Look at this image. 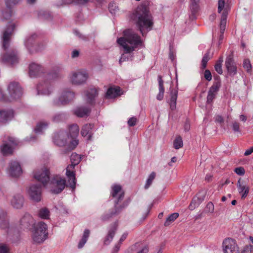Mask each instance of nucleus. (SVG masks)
I'll use <instances>...</instances> for the list:
<instances>
[{"label":"nucleus","mask_w":253,"mask_h":253,"mask_svg":"<svg viewBox=\"0 0 253 253\" xmlns=\"http://www.w3.org/2000/svg\"><path fill=\"white\" fill-rule=\"evenodd\" d=\"M117 43L123 48L125 52L122 54L119 60L120 63L128 59L126 53L132 52L138 46L142 45V41L140 37L131 29L124 31L123 37L118 39Z\"/></svg>","instance_id":"obj_1"},{"label":"nucleus","mask_w":253,"mask_h":253,"mask_svg":"<svg viewBox=\"0 0 253 253\" xmlns=\"http://www.w3.org/2000/svg\"><path fill=\"white\" fill-rule=\"evenodd\" d=\"M131 19L136 23L143 35H144L145 31L151 29L153 25L152 18L145 6H138L131 14Z\"/></svg>","instance_id":"obj_2"},{"label":"nucleus","mask_w":253,"mask_h":253,"mask_svg":"<svg viewBox=\"0 0 253 253\" xmlns=\"http://www.w3.org/2000/svg\"><path fill=\"white\" fill-rule=\"evenodd\" d=\"M48 237L47 226L42 221L35 223L32 228V238L36 243L43 242Z\"/></svg>","instance_id":"obj_3"},{"label":"nucleus","mask_w":253,"mask_h":253,"mask_svg":"<svg viewBox=\"0 0 253 253\" xmlns=\"http://www.w3.org/2000/svg\"><path fill=\"white\" fill-rule=\"evenodd\" d=\"M81 160V157L79 155L73 153L71 156V164L66 168V175L68 179V185L72 189H74L76 185L75 173L73 170L75 166L80 162Z\"/></svg>","instance_id":"obj_4"},{"label":"nucleus","mask_w":253,"mask_h":253,"mask_svg":"<svg viewBox=\"0 0 253 253\" xmlns=\"http://www.w3.org/2000/svg\"><path fill=\"white\" fill-rule=\"evenodd\" d=\"M88 74L84 69H79L72 72L69 76V81L75 85H80L86 83Z\"/></svg>","instance_id":"obj_5"},{"label":"nucleus","mask_w":253,"mask_h":253,"mask_svg":"<svg viewBox=\"0 0 253 253\" xmlns=\"http://www.w3.org/2000/svg\"><path fill=\"white\" fill-rule=\"evenodd\" d=\"M66 180L61 177L56 175L50 180L45 188L54 194L60 193L65 188Z\"/></svg>","instance_id":"obj_6"},{"label":"nucleus","mask_w":253,"mask_h":253,"mask_svg":"<svg viewBox=\"0 0 253 253\" xmlns=\"http://www.w3.org/2000/svg\"><path fill=\"white\" fill-rule=\"evenodd\" d=\"M18 144L19 142L14 138L7 136L3 140V144L1 147V152L4 155L11 154L13 150Z\"/></svg>","instance_id":"obj_7"},{"label":"nucleus","mask_w":253,"mask_h":253,"mask_svg":"<svg viewBox=\"0 0 253 253\" xmlns=\"http://www.w3.org/2000/svg\"><path fill=\"white\" fill-rule=\"evenodd\" d=\"M222 249L223 253H239L237 241L231 238H227L223 241Z\"/></svg>","instance_id":"obj_8"},{"label":"nucleus","mask_w":253,"mask_h":253,"mask_svg":"<svg viewBox=\"0 0 253 253\" xmlns=\"http://www.w3.org/2000/svg\"><path fill=\"white\" fill-rule=\"evenodd\" d=\"M75 97V93L71 91H63L60 96L54 99L53 103L55 106L65 105L72 101Z\"/></svg>","instance_id":"obj_9"},{"label":"nucleus","mask_w":253,"mask_h":253,"mask_svg":"<svg viewBox=\"0 0 253 253\" xmlns=\"http://www.w3.org/2000/svg\"><path fill=\"white\" fill-rule=\"evenodd\" d=\"M50 172L47 168L43 167L33 172V177L38 181H41L45 187L49 180Z\"/></svg>","instance_id":"obj_10"},{"label":"nucleus","mask_w":253,"mask_h":253,"mask_svg":"<svg viewBox=\"0 0 253 253\" xmlns=\"http://www.w3.org/2000/svg\"><path fill=\"white\" fill-rule=\"evenodd\" d=\"M42 193V186L38 184H32L28 191L30 200L35 202H39L41 201Z\"/></svg>","instance_id":"obj_11"},{"label":"nucleus","mask_w":253,"mask_h":253,"mask_svg":"<svg viewBox=\"0 0 253 253\" xmlns=\"http://www.w3.org/2000/svg\"><path fill=\"white\" fill-rule=\"evenodd\" d=\"M79 128L77 125L70 126L68 136V141L70 143L69 147L71 149H74L78 145V140L76 139L78 135Z\"/></svg>","instance_id":"obj_12"},{"label":"nucleus","mask_w":253,"mask_h":253,"mask_svg":"<svg viewBox=\"0 0 253 253\" xmlns=\"http://www.w3.org/2000/svg\"><path fill=\"white\" fill-rule=\"evenodd\" d=\"M16 24L13 22H10L6 26L4 30L2 36V46L4 49H6L9 44L10 40L11 35L15 28Z\"/></svg>","instance_id":"obj_13"},{"label":"nucleus","mask_w":253,"mask_h":253,"mask_svg":"<svg viewBox=\"0 0 253 253\" xmlns=\"http://www.w3.org/2000/svg\"><path fill=\"white\" fill-rule=\"evenodd\" d=\"M10 101L19 99L22 95V89L18 83L12 82L8 86Z\"/></svg>","instance_id":"obj_14"},{"label":"nucleus","mask_w":253,"mask_h":253,"mask_svg":"<svg viewBox=\"0 0 253 253\" xmlns=\"http://www.w3.org/2000/svg\"><path fill=\"white\" fill-rule=\"evenodd\" d=\"M37 89L38 94L48 95L52 92L53 87L48 83L44 82L38 84Z\"/></svg>","instance_id":"obj_15"},{"label":"nucleus","mask_w":253,"mask_h":253,"mask_svg":"<svg viewBox=\"0 0 253 253\" xmlns=\"http://www.w3.org/2000/svg\"><path fill=\"white\" fill-rule=\"evenodd\" d=\"M10 227L7 214L5 212H1V232L3 234H8L12 231Z\"/></svg>","instance_id":"obj_16"},{"label":"nucleus","mask_w":253,"mask_h":253,"mask_svg":"<svg viewBox=\"0 0 253 253\" xmlns=\"http://www.w3.org/2000/svg\"><path fill=\"white\" fill-rule=\"evenodd\" d=\"M9 173L13 177L19 176L22 172V168L17 161L11 162L9 165Z\"/></svg>","instance_id":"obj_17"},{"label":"nucleus","mask_w":253,"mask_h":253,"mask_svg":"<svg viewBox=\"0 0 253 253\" xmlns=\"http://www.w3.org/2000/svg\"><path fill=\"white\" fill-rule=\"evenodd\" d=\"M225 67L230 76H234L237 73V67L231 56H228L225 60Z\"/></svg>","instance_id":"obj_18"},{"label":"nucleus","mask_w":253,"mask_h":253,"mask_svg":"<svg viewBox=\"0 0 253 253\" xmlns=\"http://www.w3.org/2000/svg\"><path fill=\"white\" fill-rule=\"evenodd\" d=\"M24 199L20 194L14 195L10 201L11 206L14 209H20L22 208L24 204Z\"/></svg>","instance_id":"obj_19"},{"label":"nucleus","mask_w":253,"mask_h":253,"mask_svg":"<svg viewBox=\"0 0 253 253\" xmlns=\"http://www.w3.org/2000/svg\"><path fill=\"white\" fill-rule=\"evenodd\" d=\"M43 71L42 67L36 63H32L29 65V74L31 78H35Z\"/></svg>","instance_id":"obj_20"},{"label":"nucleus","mask_w":253,"mask_h":253,"mask_svg":"<svg viewBox=\"0 0 253 253\" xmlns=\"http://www.w3.org/2000/svg\"><path fill=\"white\" fill-rule=\"evenodd\" d=\"M14 117V113L11 109L1 110V124H5Z\"/></svg>","instance_id":"obj_21"},{"label":"nucleus","mask_w":253,"mask_h":253,"mask_svg":"<svg viewBox=\"0 0 253 253\" xmlns=\"http://www.w3.org/2000/svg\"><path fill=\"white\" fill-rule=\"evenodd\" d=\"M92 0H58L56 1L55 5L57 7H60L72 3H75L78 4H84L88 1Z\"/></svg>","instance_id":"obj_22"},{"label":"nucleus","mask_w":253,"mask_h":253,"mask_svg":"<svg viewBox=\"0 0 253 253\" xmlns=\"http://www.w3.org/2000/svg\"><path fill=\"white\" fill-rule=\"evenodd\" d=\"M97 95V90L95 88H91L85 93L84 99L88 104H92Z\"/></svg>","instance_id":"obj_23"},{"label":"nucleus","mask_w":253,"mask_h":253,"mask_svg":"<svg viewBox=\"0 0 253 253\" xmlns=\"http://www.w3.org/2000/svg\"><path fill=\"white\" fill-rule=\"evenodd\" d=\"M111 195L112 197L119 201L124 197V193L122 189L121 186L119 185H114L112 187Z\"/></svg>","instance_id":"obj_24"},{"label":"nucleus","mask_w":253,"mask_h":253,"mask_svg":"<svg viewBox=\"0 0 253 253\" xmlns=\"http://www.w3.org/2000/svg\"><path fill=\"white\" fill-rule=\"evenodd\" d=\"M220 87L219 84L216 83L214 84L210 88L207 96V103H211L214 98L216 93Z\"/></svg>","instance_id":"obj_25"},{"label":"nucleus","mask_w":253,"mask_h":253,"mask_svg":"<svg viewBox=\"0 0 253 253\" xmlns=\"http://www.w3.org/2000/svg\"><path fill=\"white\" fill-rule=\"evenodd\" d=\"M237 187L239 193L242 195V198H246L249 191L248 185L245 182H242L241 179H239L237 182Z\"/></svg>","instance_id":"obj_26"},{"label":"nucleus","mask_w":253,"mask_h":253,"mask_svg":"<svg viewBox=\"0 0 253 253\" xmlns=\"http://www.w3.org/2000/svg\"><path fill=\"white\" fill-rule=\"evenodd\" d=\"M4 62L13 65L18 61V57L14 51L7 52L3 57Z\"/></svg>","instance_id":"obj_27"},{"label":"nucleus","mask_w":253,"mask_h":253,"mask_svg":"<svg viewBox=\"0 0 253 253\" xmlns=\"http://www.w3.org/2000/svg\"><path fill=\"white\" fill-rule=\"evenodd\" d=\"M93 125L92 124H86L83 126L81 130L82 135L86 137V139L90 140L92 134Z\"/></svg>","instance_id":"obj_28"},{"label":"nucleus","mask_w":253,"mask_h":253,"mask_svg":"<svg viewBox=\"0 0 253 253\" xmlns=\"http://www.w3.org/2000/svg\"><path fill=\"white\" fill-rule=\"evenodd\" d=\"M117 226L116 224L113 225L109 228L108 233L104 240L105 245H109L112 242L117 231Z\"/></svg>","instance_id":"obj_29"},{"label":"nucleus","mask_w":253,"mask_h":253,"mask_svg":"<svg viewBox=\"0 0 253 253\" xmlns=\"http://www.w3.org/2000/svg\"><path fill=\"white\" fill-rule=\"evenodd\" d=\"M122 94V92L120 87H111L108 89L106 96L108 98H113L120 96Z\"/></svg>","instance_id":"obj_30"},{"label":"nucleus","mask_w":253,"mask_h":253,"mask_svg":"<svg viewBox=\"0 0 253 253\" xmlns=\"http://www.w3.org/2000/svg\"><path fill=\"white\" fill-rule=\"evenodd\" d=\"M33 218L31 215L26 213L20 220V224L25 228H29L33 222Z\"/></svg>","instance_id":"obj_31"},{"label":"nucleus","mask_w":253,"mask_h":253,"mask_svg":"<svg viewBox=\"0 0 253 253\" xmlns=\"http://www.w3.org/2000/svg\"><path fill=\"white\" fill-rule=\"evenodd\" d=\"M178 91L177 90H172L170 93V99L168 101L170 108L171 110H174L176 107V100Z\"/></svg>","instance_id":"obj_32"},{"label":"nucleus","mask_w":253,"mask_h":253,"mask_svg":"<svg viewBox=\"0 0 253 253\" xmlns=\"http://www.w3.org/2000/svg\"><path fill=\"white\" fill-rule=\"evenodd\" d=\"M90 109L88 107H79L74 110V114L78 117H83L88 115Z\"/></svg>","instance_id":"obj_33"},{"label":"nucleus","mask_w":253,"mask_h":253,"mask_svg":"<svg viewBox=\"0 0 253 253\" xmlns=\"http://www.w3.org/2000/svg\"><path fill=\"white\" fill-rule=\"evenodd\" d=\"M158 80L159 83V92L158 95H157V99L158 100L160 101L163 99L165 89L163 85L164 82L161 76H158Z\"/></svg>","instance_id":"obj_34"},{"label":"nucleus","mask_w":253,"mask_h":253,"mask_svg":"<svg viewBox=\"0 0 253 253\" xmlns=\"http://www.w3.org/2000/svg\"><path fill=\"white\" fill-rule=\"evenodd\" d=\"M89 234L90 231L88 229H85L82 239L78 244V247L79 249H82L88 240Z\"/></svg>","instance_id":"obj_35"},{"label":"nucleus","mask_w":253,"mask_h":253,"mask_svg":"<svg viewBox=\"0 0 253 253\" xmlns=\"http://www.w3.org/2000/svg\"><path fill=\"white\" fill-rule=\"evenodd\" d=\"M48 124L46 122H40L37 125L35 128V132L36 134H41L47 128Z\"/></svg>","instance_id":"obj_36"},{"label":"nucleus","mask_w":253,"mask_h":253,"mask_svg":"<svg viewBox=\"0 0 253 253\" xmlns=\"http://www.w3.org/2000/svg\"><path fill=\"white\" fill-rule=\"evenodd\" d=\"M38 215L42 219H49L50 216L49 211L46 208H42L39 211Z\"/></svg>","instance_id":"obj_37"},{"label":"nucleus","mask_w":253,"mask_h":253,"mask_svg":"<svg viewBox=\"0 0 253 253\" xmlns=\"http://www.w3.org/2000/svg\"><path fill=\"white\" fill-rule=\"evenodd\" d=\"M227 12H223L221 16V21L220 23V31L222 34L223 33L226 25Z\"/></svg>","instance_id":"obj_38"},{"label":"nucleus","mask_w":253,"mask_h":253,"mask_svg":"<svg viewBox=\"0 0 253 253\" xmlns=\"http://www.w3.org/2000/svg\"><path fill=\"white\" fill-rule=\"evenodd\" d=\"M179 216V214L177 212H174L171 214L166 219L165 222L166 226L169 225L172 222H173Z\"/></svg>","instance_id":"obj_39"},{"label":"nucleus","mask_w":253,"mask_h":253,"mask_svg":"<svg viewBox=\"0 0 253 253\" xmlns=\"http://www.w3.org/2000/svg\"><path fill=\"white\" fill-rule=\"evenodd\" d=\"M222 11H223V12L226 11L227 14L228 13L227 8L225 6V0H218V12L221 13Z\"/></svg>","instance_id":"obj_40"},{"label":"nucleus","mask_w":253,"mask_h":253,"mask_svg":"<svg viewBox=\"0 0 253 253\" xmlns=\"http://www.w3.org/2000/svg\"><path fill=\"white\" fill-rule=\"evenodd\" d=\"M223 62V58L222 57H220L219 59L217 61L215 66L214 68L215 71L219 74H222V63Z\"/></svg>","instance_id":"obj_41"},{"label":"nucleus","mask_w":253,"mask_h":253,"mask_svg":"<svg viewBox=\"0 0 253 253\" xmlns=\"http://www.w3.org/2000/svg\"><path fill=\"white\" fill-rule=\"evenodd\" d=\"M173 146L176 149H178L183 146V141L181 137H176L173 141Z\"/></svg>","instance_id":"obj_42"},{"label":"nucleus","mask_w":253,"mask_h":253,"mask_svg":"<svg viewBox=\"0 0 253 253\" xmlns=\"http://www.w3.org/2000/svg\"><path fill=\"white\" fill-rule=\"evenodd\" d=\"M156 176V173L154 172H152L151 173V174L149 175L145 185V188L147 189L151 184L152 183V181L154 179Z\"/></svg>","instance_id":"obj_43"},{"label":"nucleus","mask_w":253,"mask_h":253,"mask_svg":"<svg viewBox=\"0 0 253 253\" xmlns=\"http://www.w3.org/2000/svg\"><path fill=\"white\" fill-rule=\"evenodd\" d=\"M61 138H62V135L57 136L54 139V143L59 146H64L67 143V141H64L61 140Z\"/></svg>","instance_id":"obj_44"},{"label":"nucleus","mask_w":253,"mask_h":253,"mask_svg":"<svg viewBox=\"0 0 253 253\" xmlns=\"http://www.w3.org/2000/svg\"><path fill=\"white\" fill-rule=\"evenodd\" d=\"M209 52H208L204 56L202 60V68L204 69L206 67L207 63L209 60L210 59V55H209Z\"/></svg>","instance_id":"obj_45"},{"label":"nucleus","mask_w":253,"mask_h":253,"mask_svg":"<svg viewBox=\"0 0 253 253\" xmlns=\"http://www.w3.org/2000/svg\"><path fill=\"white\" fill-rule=\"evenodd\" d=\"M244 67L246 69L248 72L251 71L252 68V66L250 63V61L249 59H245L244 61Z\"/></svg>","instance_id":"obj_46"},{"label":"nucleus","mask_w":253,"mask_h":253,"mask_svg":"<svg viewBox=\"0 0 253 253\" xmlns=\"http://www.w3.org/2000/svg\"><path fill=\"white\" fill-rule=\"evenodd\" d=\"M242 253H253V245H250L246 246L243 250Z\"/></svg>","instance_id":"obj_47"},{"label":"nucleus","mask_w":253,"mask_h":253,"mask_svg":"<svg viewBox=\"0 0 253 253\" xmlns=\"http://www.w3.org/2000/svg\"><path fill=\"white\" fill-rule=\"evenodd\" d=\"M206 210L207 212L212 213L214 211V206L211 202H209L206 206Z\"/></svg>","instance_id":"obj_48"},{"label":"nucleus","mask_w":253,"mask_h":253,"mask_svg":"<svg viewBox=\"0 0 253 253\" xmlns=\"http://www.w3.org/2000/svg\"><path fill=\"white\" fill-rule=\"evenodd\" d=\"M20 0H5L6 6L9 8L11 6L17 3Z\"/></svg>","instance_id":"obj_49"},{"label":"nucleus","mask_w":253,"mask_h":253,"mask_svg":"<svg viewBox=\"0 0 253 253\" xmlns=\"http://www.w3.org/2000/svg\"><path fill=\"white\" fill-rule=\"evenodd\" d=\"M234 171L239 175H243L245 172L244 168L241 167L236 168Z\"/></svg>","instance_id":"obj_50"},{"label":"nucleus","mask_w":253,"mask_h":253,"mask_svg":"<svg viewBox=\"0 0 253 253\" xmlns=\"http://www.w3.org/2000/svg\"><path fill=\"white\" fill-rule=\"evenodd\" d=\"M137 120L136 118L133 117L130 118L127 122L128 125L130 126H134L136 125Z\"/></svg>","instance_id":"obj_51"},{"label":"nucleus","mask_w":253,"mask_h":253,"mask_svg":"<svg viewBox=\"0 0 253 253\" xmlns=\"http://www.w3.org/2000/svg\"><path fill=\"white\" fill-rule=\"evenodd\" d=\"M9 247L5 244H1V253H9Z\"/></svg>","instance_id":"obj_52"},{"label":"nucleus","mask_w":253,"mask_h":253,"mask_svg":"<svg viewBox=\"0 0 253 253\" xmlns=\"http://www.w3.org/2000/svg\"><path fill=\"white\" fill-rule=\"evenodd\" d=\"M204 76L205 79L208 81H210L212 79L211 74L210 71L208 70H206L205 71Z\"/></svg>","instance_id":"obj_53"},{"label":"nucleus","mask_w":253,"mask_h":253,"mask_svg":"<svg viewBox=\"0 0 253 253\" xmlns=\"http://www.w3.org/2000/svg\"><path fill=\"white\" fill-rule=\"evenodd\" d=\"M233 129L235 132L240 131L239 124L236 122H234L232 125Z\"/></svg>","instance_id":"obj_54"},{"label":"nucleus","mask_w":253,"mask_h":253,"mask_svg":"<svg viewBox=\"0 0 253 253\" xmlns=\"http://www.w3.org/2000/svg\"><path fill=\"white\" fill-rule=\"evenodd\" d=\"M12 15V11L11 10L9 9L8 12H3L2 15L4 17V18L7 19L10 18V17Z\"/></svg>","instance_id":"obj_55"},{"label":"nucleus","mask_w":253,"mask_h":253,"mask_svg":"<svg viewBox=\"0 0 253 253\" xmlns=\"http://www.w3.org/2000/svg\"><path fill=\"white\" fill-rule=\"evenodd\" d=\"M127 233H124L120 238L118 244L121 245L122 242L126 239V237L127 236Z\"/></svg>","instance_id":"obj_56"},{"label":"nucleus","mask_w":253,"mask_h":253,"mask_svg":"<svg viewBox=\"0 0 253 253\" xmlns=\"http://www.w3.org/2000/svg\"><path fill=\"white\" fill-rule=\"evenodd\" d=\"M109 9L110 12L113 14L115 13V11L117 9V7H116V5H114V6L113 4H110L109 6Z\"/></svg>","instance_id":"obj_57"},{"label":"nucleus","mask_w":253,"mask_h":253,"mask_svg":"<svg viewBox=\"0 0 253 253\" xmlns=\"http://www.w3.org/2000/svg\"><path fill=\"white\" fill-rule=\"evenodd\" d=\"M62 119V116L61 114L56 115L53 120L55 122H58Z\"/></svg>","instance_id":"obj_58"},{"label":"nucleus","mask_w":253,"mask_h":253,"mask_svg":"<svg viewBox=\"0 0 253 253\" xmlns=\"http://www.w3.org/2000/svg\"><path fill=\"white\" fill-rule=\"evenodd\" d=\"M120 245H116L112 249L111 253H117L120 250Z\"/></svg>","instance_id":"obj_59"},{"label":"nucleus","mask_w":253,"mask_h":253,"mask_svg":"<svg viewBox=\"0 0 253 253\" xmlns=\"http://www.w3.org/2000/svg\"><path fill=\"white\" fill-rule=\"evenodd\" d=\"M149 249L147 246L144 247L142 249L139 251L137 253H148Z\"/></svg>","instance_id":"obj_60"},{"label":"nucleus","mask_w":253,"mask_h":253,"mask_svg":"<svg viewBox=\"0 0 253 253\" xmlns=\"http://www.w3.org/2000/svg\"><path fill=\"white\" fill-rule=\"evenodd\" d=\"M79 56V51L77 50H74L72 52V57L76 58Z\"/></svg>","instance_id":"obj_61"},{"label":"nucleus","mask_w":253,"mask_h":253,"mask_svg":"<svg viewBox=\"0 0 253 253\" xmlns=\"http://www.w3.org/2000/svg\"><path fill=\"white\" fill-rule=\"evenodd\" d=\"M252 153H253V147L245 151L244 155L245 156H249V155H251Z\"/></svg>","instance_id":"obj_62"},{"label":"nucleus","mask_w":253,"mask_h":253,"mask_svg":"<svg viewBox=\"0 0 253 253\" xmlns=\"http://www.w3.org/2000/svg\"><path fill=\"white\" fill-rule=\"evenodd\" d=\"M216 121L218 122L222 123L223 122V119L221 116H218L216 118Z\"/></svg>","instance_id":"obj_63"},{"label":"nucleus","mask_w":253,"mask_h":253,"mask_svg":"<svg viewBox=\"0 0 253 253\" xmlns=\"http://www.w3.org/2000/svg\"><path fill=\"white\" fill-rule=\"evenodd\" d=\"M239 117H240V119L241 120V121H242L243 122H245L247 120V118H246V116H245L244 115H241Z\"/></svg>","instance_id":"obj_64"}]
</instances>
